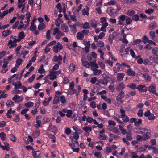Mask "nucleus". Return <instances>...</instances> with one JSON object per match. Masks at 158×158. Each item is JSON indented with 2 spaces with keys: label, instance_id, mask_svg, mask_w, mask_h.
<instances>
[{
  "label": "nucleus",
  "instance_id": "f257e3e1",
  "mask_svg": "<svg viewBox=\"0 0 158 158\" xmlns=\"http://www.w3.org/2000/svg\"><path fill=\"white\" fill-rule=\"evenodd\" d=\"M120 112L121 115L118 114H117V116L119 118H121L123 121L124 123H127L129 122V118L126 115L125 111L123 109L120 110Z\"/></svg>",
  "mask_w": 158,
  "mask_h": 158
},
{
  "label": "nucleus",
  "instance_id": "f03ea898",
  "mask_svg": "<svg viewBox=\"0 0 158 158\" xmlns=\"http://www.w3.org/2000/svg\"><path fill=\"white\" fill-rule=\"evenodd\" d=\"M74 83L73 81L70 82L69 88L68 89V93L69 95H73L76 93L77 90L74 89Z\"/></svg>",
  "mask_w": 158,
  "mask_h": 158
},
{
  "label": "nucleus",
  "instance_id": "7ed1b4c3",
  "mask_svg": "<svg viewBox=\"0 0 158 158\" xmlns=\"http://www.w3.org/2000/svg\"><path fill=\"white\" fill-rule=\"evenodd\" d=\"M25 37L24 33L23 32H19L18 35V37L16 36L13 37V42L15 43L20 41L21 40L24 38Z\"/></svg>",
  "mask_w": 158,
  "mask_h": 158
},
{
  "label": "nucleus",
  "instance_id": "20e7f679",
  "mask_svg": "<svg viewBox=\"0 0 158 158\" xmlns=\"http://www.w3.org/2000/svg\"><path fill=\"white\" fill-rule=\"evenodd\" d=\"M63 48L62 45L60 42H58L53 47V49L55 53H57L59 51L61 50Z\"/></svg>",
  "mask_w": 158,
  "mask_h": 158
},
{
  "label": "nucleus",
  "instance_id": "39448f33",
  "mask_svg": "<svg viewBox=\"0 0 158 158\" xmlns=\"http://www.w3.org/2000/svg\"><path fill=\"white\" fill-rule=\"evenodd\" d=\"M50 74L47 75L44 78L46 80L48 78H49L50 80H53L56 79L57 76L54 74V73L53 72V70H51L49 71Z\"/></svg>",
  "mask_w": 158,
  "mask_h": 158
},
{
  "label": "nucleus",
  "instance_id": "423d86ee",
  "mask_svg": "<svg viewBox=\"0 0 158 158\" xmlns=\"http://www.w3.org/2000/svg\"><path fill=\"white\" fill-rule=\"evenodd\" d=\"M14 8L11 7L10 8L9 10H6L5 11H4L2 14H1V12L0 10V18L1 19H2L6 15H7L8 13H10L12 12Z\"/></svg>",
  "mask_w": 158,
  "mask_h": 158
},
{
  "label": "nucleus",
  "instance_id": "0eeeda50",
  "mask_svg": "<svg viewBox=\"0 0 158 158\" xmlns=\"http://www.w3.org/2000/svg\"><path fill=\"white\" fill-rule=\"evenodd\" d=\"M62 60V56L60 55H59L58 56L55 55L52 60L54 62H57L59 64H61Z\"/></svg>",
  "mask_w": 158,
  "mask_h": 158
},
{
  "label": "nucleus",
  "instance_id": "6e6552de",
  "mask_svg": "<svg viewBox=\"0 0 158 158\" xmlns=\"http://www.w3.org/2000/svg\"><path fill=\"white\" fill-rule=\"evenodd\" d=\"M48 130L56 134L57 131V128L56 126H52V123H50L48 128Z\"/></svg>",
  "mask_w": 158,
  "mask_h": 158
},
{
  "label": "nucleus",
  "instance_id": "1a4fd4ad",
  "mask_svg": "<svg viewBox=\"0 0 158 158\" xmlns=\"http://www.w3.org/2000/svg\"><path fill=\"white\" fill-rule=\"evenodd\" d=\"M23 99V97L22 96H19L17 95H15L12 98V100L17 103L21 102Z\"/></svg>",
  "mask_w": 158,
  "mask_h": 158
},
{
  "label": "nucleus",
  "instance_id": "9d476101",
  "mask_svg": "<svg viewBox=\"0 0 158 158\" xmlns=\"http://www.w3.org/2000/svg\"><path fill=\"white\" fill-rule=\"evenodd\" d=\"M156 86L154 84H152L148 88L149 91L151 93L156 96L158 95V94L156 92Z\"/></svg>",
  "mask_w": 158,
  "mask_h": 158
},
{
  "label": "nucleus",
  "instance_id": "9b49d317",
  "mask_svg": "<svg viewBox=\"0 0 158 158\" xmlns=\"http://www.w3.org/2000/svg\"><path fill=\"white\" fill-rule=\"evenodd\" d=\"M106 12L109 15H112L116 14L117 11L116 10L113 8L109 7L107 8Z\"/></svg>",
  "mask_w": 158,
  "mask_h": 158
},
{
  "label": "nucleus",
  "instance_id": "f8f14e48",
  "mask_svg": "<svg viewBox=\"0 0 158 158\" xmlns=\"http://www.w3.org/2000/svg\"><path fill=\"white\" fill-rule=\"evenodd\" d=\"M156 27L157 23L155 21L151 23L148 27V29L150 30L154 29Z\"/></svg>",
  "mask_w": 158,
  "mask_h": 158
},
{
  "label": "nucleus",
  "instance_id": "ddd939ff",
  "mask_svg": "<svg viewBox=\"0 0 158 158\" xmlns=\"http://www.w3.org/2000/svg\"><path fill=\"white\" fill-rule=\"evenodd\" d=\"M140 131L139 133L141 134H150V131L149 130L145 129L144 128H142L139 129Z\"/></svg>",
  "mask_w": 158,
  "mask_h": 158
},
{
  "label": "nucleus",
  "instance_id": "4468645a",
  "mask_svg": "<svg viewBox=\"0 0 158 158\" xmlns=\"http://www.w3.org/2000/svg\"><path fill=\"white\" fill-rule=\"evenodd\" d=\"M124 74L123 73H119L117 74V80L118 81H122L124 76Z\"/></svg>",
  "mask_w": 158,
  "mask_h": 158
},
{
  "label": "nucleus",
  "instance_id": "2eb2a0df",
  "mask_svg": "<svg viewBox=\"0 0 158 158\" xmlns=\"http://www.w3.org/2000/svg\"><path fill=\"white\" fill-rule=\"evenodd\" d=\"M136 89L139 91L143 90L145 92H146L148 90L147 88L146 87H145V86L144 85H139L137 87Z\"/></svg>",
  "mask_w": 158,
  "mask_h": 158
},
{
  "label": "nucleus",
  "instance_id": "dca6fc26",
  "mask_svg": "<svg viewBox=\"0 0 158 158\" xmlns=\"http://www.w3.org/2000/svg\"><path fill=\"white\" fill-rule=\"evenodd\" d=\"M108 23H105L101 24L102 27L100 28V30L102 31L106 32V27L108 26Z\"/></svg>",
  "mask_w": 158,
  "mask_h": 158
},
{
  "label": "nucleus",
  "instance_id": "f3484780",
  "mask_svg": "<svg viewBox=\"0 0 158 158\" xmlns=\"http://www.w3.org/2000/svg\"><path fill=\"white\" fill-rule=\"evenodd\" d=\"M125 87V85L123 83L119 84L117 86L116 89L118 91H120Z\"/></svg>",
  "mask_w": 158,
  "mask_h": 158
},
{
  "label": "nucleus",
  "instance_id": "a211bd4d",
  "mask_svg": "<svg viewBox=\"0 0 158 158\" xmlns=\"http://www.w3.org/2000/svg\"><path fill=\"white\" fill-rule=\"evenodd\" d=\"M147 3L152 7L155 8L157 10H158V7L157 6L155 2L152 0H150L149 1L147 2Z\"/></svg>",
  "mask_w": 158,
  "mask_h": 158
},
{
  "label": "nucleus",
  "instance_id": "6ab92c4d",
  "mask_svg": "<svg viewBox=\"0 0 158 158\" xmlns=\"http://www.w3.org/2000/svg\"><path fill=\"white\" fill-rule=\"evenodd\" d=\"M91 70L93 72L94 75H99L102 73V72L100 70H98L95 68H92Z\"/></svg>",
  "mask_w": 158,
  "mask_h": 158
},
{
  "label": "nucleus",
  "instance_id": "aec40b11",
  "mask_svg": "<svg viewBox=\"0 0 158 158\" xmlns=\"http://www.w3.org/2000/svg\"><path fill=\"white\" fill-rule=\"evenodd\" d=\"M124 93L123 91L120 92L116 97V100L117 101H119L122 99L124 96Z\"/></svg>",
  "mask_w": 158,
  "mask_h": 158
},
{
  "label": "nucleus",
  "instance_id": "412c9836",
  "mask_svg": "<svg viewBox=\"0 0 158 158\" xmlns=\"http://www.w3.org/2000/svg\"><path fill=\"white\" fill-rule=\"evenodd\" d=\"M12 84L14 86L15 88V89H20L22 86V84L19 81L17 83L13 82Z\"/></svg>",
  "mask_w": 158,
  "mask_h": 158
},
{
  "label": "nucleus",
  "instance_id": "4be33fe9",
  "mask_svg": "<svg viewBox=\"0 0 158 158\" xmlns=\"http://www.w3.org/2000/svg\"><path fill=\"white\" fill-rule=\"evenodd\" d=\"M129 69L127 71V74L129 76H135L136 74L135 72L132 71L131 68Z\"/></svg>",
  "mask_w": 158,
  "mask_h": 158
},
{
  "label": "nucleus",
  "instance_id": "5701e85b",
  "mask_svg": "<svg viewBox=\"0 0 158 158\" xmlns=\"http://www.w3.org/2000/svg\"><path fill=\"white\" fill-rule=\"evenodd\" d=\"M61 28L63 31L65 32H67L69 31L68 26L65 24H62L61 25Z\"/></svg>",
  "mask_w": 158,
  "mask_h": 158
},
{
  "label": "nucleus",
  "instance_id": "b1692460",
  "mask_svg": "<svg viewBox=\"0 0 158 158\" xmlns=\"http://www.w3.org/2000/svg\"><path fill=\"white\" fill-rule=\"evenodd\" d=\"M127 50L128 52H130V55L133 58H135L136 57V55L134 51L132 49L130 48H127Z\"/></svg>",
  "mask_w": 158,
  "mask_h": 158
},
{
  "label": "nucleus",
  "instance_id": "393cba45",
  "mask_svg": "<svg viewBox=\"0 0 158 158\" xmlns=\"http://www.w3.org/2000/svg\"><path fill=\"white\" fill-rule=\"evenodd\" d=\"M17 44L16 43L14 42L13 41H12L11 40H9L8 44V45H11L9 46L10 48H11L12 47H15L17 45Z\"/></svg>",
  "mask_w": 158,
  "mask_h": 158
},
{
  "label": "nucleus",
  "instance_id": "a878e982",
  "mask_svg": "<svg viewBox=\"0 0 158 158\" xmlns=\"http://www.w3.org/2000/svg\"><path fill=\"white\" fill-rule=\"evenodd\" d=\"M40 154V152L39 151H33L32 154L34 158H38L39 157Z\"/></svg>",
  "mask_w": 158,
  "mask_h": 158
},
{
  "label": "nucleus",
  "instance_id": "bb28decb",
  "mask_svg": "<svg viewBox=\"0 0 158 158\" xmlns=\"http://www.w3.org/2000/svg\"><path fill=\"white\" fill-rule=\"evenodd\" d=\"M11 33V31L7 30L4 31L2 33V35L4 37H6Z\"/></svg>",
  "mask_w": 158,
  "mask_h": 158
},
{
  "label": "nucleus",
  "instance_id": "cd10ccee",
  "mask_svg": "<svg viewBox=\"0 0 158 158\" xmlns=\"http://www.w3.org/2000/svg\"><path fill=\"white\" fill-rule=\"evenodd\" d=\"M127 50H121L120 51V55L122 56L125 57L128 54Z\"/></svg>",
  "mask_w": 158,
  "mask_h": 158
},
{
  "label": "nucleus",
  "instance_id": "c85d7f7f",
  "mask_svg": "<svg viewBox=\"0 0 158 158\" xmlns=\"http://www.w3.org/2000/svg\"><path fill=\"white\" fill-rule=\"evenodd\" d=\"M121 65L119 63H116L115 66L114 68V70L115 72L118 71L121 69Z\"/></svg>",
  "mask_w": 158,
  "mask_h": 158
},
{
  "label": "nucleus",
  "instance_id": "c756f323",
  "mask_svg": "<svg viewBox=\"0 0 158 158\" xmlns=\"http://www.w3.org/2000/svg\"><path fill=\"white\" fill-rule=\"evenodd\" d=\"M98 138L101 140H105L107 139H108V137L105 134H102L99 136Z\"/></svg>",
  "mask_w": 158,
  "mask_h": 158
},
{
  "label": "nucleus",
  "instance_id": "7c9ffc66",
  "mask_svg": "<svg viewBox=\"0 0 158 158\" xmlns=\"http://www.w3.org/2000/svg\"><path fill=\"white\" fill-rule=\"evenodd\" d=\"M23 62L21 58H19L16 61L15 67L18 68Z\"/></svg>",
  "mask_w": 158,
  "mask_h": 158
},
{
  "label": "nucleus",
  "instance_id": "2f4dec72",
  "mask_svg": "<svg viewBox=\"0 0 158 158\" xmlns=\"http://www.w3.org/2000/svg\"><path fill=\"white\" fill-rule=\"evenodd\" d=\"M112 151L110 146L107 147L104 149V152L105 154H107L110 153Z\"/></svg>",
  "mask_w": 158,
  "mask_h": 158
},
{
  "label": "nucleus",
  "instance_id": "473e14b6",
  "mask_svg": "<svg viewBox=\"0 0 158 158\" xmlns=\"http://www.w3.org/2000/svg\"><path fill=\"white\" fill-rule=\"evenodd\" d=\"M43 65H41L40 66L39 69L38 70V72L40 74L44 73V74L45 72V71Z\"/></svg>",
  "mask_w": 158,
  "mask_h": 158
},
{
  "label": "nucleus",
  "instance_id": "72a5a7b5",
  "mask_svg": "<svg viewBox=\"0 0 158 158\" xmlns=\"http://www.w3.org/2000/svg\"><path fill=\"white\" fill-rule=\"evenodd\" d=\"M144 78L147 81H150L151 79V77L147 73H144L143 74Z\"/></svg>",
  "mask_w": 158,
  "mask_h": 158
},
{
  "label": "nucleus",
  "instance_id": "f704fd0d",
  "mask_svg": "<svg viewBox=\"0 0 158 158\" xmlns=\"http://www.w3.org/2000/svg\"><path fill=\"white\" fill-rule=\"evenodd\" d=\"M126 139L129 140H131L132 139V134L131 132H127L126 134Z\"/></svg>",
  "mask_w": 158,
  "mask_h": 158
},
{
  "label": "nucleus",
  "instance_id": "c9c22d12",
  "mask_svg": "<svg viewBox=\"0 0 158 158\" xmlns=\"http://www.w3.org/2000/svg\"><path fill=\"white\" fill-rule=\"evenodd\" d=\"M72 31L74 33H76L77 31L76 30V25L73 24H70L69 25Z\"/></svg>",
  "mask_w": 158,
  "mask_h": 158
},
{
  "label": "nucleus",
  "instance_id": "e433bc0d",
  "mask_svg": "<svg viewBox=\"0 0 158 158\" xmlns=\"http://www.w3.org/2000/svg\"><path fill=\"white\" fill-rule=\"evenodd\" d=\"M75 65L73 63H71L70 64L69 67V70L73 72L75 69Z\"/></svg>",
  "mask_w": 158,
  "mask_h": 158
},
{
  "label": "nucleus",
  "instance_id": "4c0bfd02",
  "mask_svg": "<svg viewBox=\"0 0 158 158\" xmlns=\"http://www.w3.org/2000/svg\"><path fill=\"white\" fill-rule=\"evenodd\" d=\"M89 9L88 8H86L83 9L82 10V14L84 15H86L87 16L88 15H89V13L88 12Z\"/></svg>",
  "mask_w": 158,
  "mask_h": 158
},
{
  "label": "nucleus",
  "instance_id": "58836bf2",
  "mask_svg": "<svg viewBox=\"0 0 158 158\" xmlns=\"http://www.w3.org/2000/svg\"><path fill=\"white\" fill-rule=\"evenodd\" d=\"M64 34L63 33L60 31L57 34L55 37V38L56 39L59 40L61 37L64 36Z\"/></svg>",
  "mask_w": 158,
  "mask_h": 158
},
{
  "label": "nucleus",
  "instance_id": "ea45409f",
  "mask_svg": "<svg viewBox=\"0 0 158 158\" xmlns=\"http://www.w3.org/2000/svg\"><path fill=\"white\" fill-rule=\"evenodd\" d=\"M109 135L110 137L113 138L116 140H118L120 138L119 136L112 134H109Z\"/></svg>",
  "mask_w": 158,
  "mask_h": 158
},
{
  "label": "nucleus",
  "instance_id": "a19ab883",
  "mask_svg": "<svg viewBox=\"0 0 158 158\" xmlns=\"http://www.w3.org/2000/svg\"><path fill=\"white\" fill-rule=\"evenodd\" d=\"M36 124H35L34 125L35 127L36 128H38L40 127H41V121L40 120H37L36 121Z\"/></svg>",
  "mask_w": 158,
  "mask_h": 158
},
{
  "label": "nucleus",
  "instance_id": "79ce46f5",
  "mask_svg": "<svg viewBox=\"0 0 158 158\" xmlns=\"http://www.w3.org/2000/svg\"><path fill=\"white\" fill-rule=\"evenodd\" d=\"M84 37V35L82 33L78 32L77 34V38L78 40H81Z\"/></svg>",
  "mask_w": 158,
  "mask_h": 158
},
{
  "label": "nucleus",
  "instance_id": "37998d69",
  "mask_svg": "<svg viewBox=\"0 0 158 158\" xmlns=\"http://www.w3.org/2000/svg\"><path fill=\"white\" fill-rule=\"evenodd\" d=\"M96 45L98 47L102 48L104 46V43L101 41H99L97 42Z\"/></svg>",
  "mask_w": 158,
  "mask_h": 158
},
{
  "label": "nucleus",
  "instance_id": "c03bdc74",
  "mask_svg": "<svg viewBox=\"0 0 158 158\" xmlns=\"http://www.w3.org/2000/svg\"><path fill=\"white\" fill-rule=\"evenodd\" d=\"M46 26L43 23H42L40 24L38 27V30H41L45 28Z\"/></svg>",
  "mask_w": 158,
  "mask_h": 158
},
{
  "label": "nucleus",
  "instance_id": "a18cd8bd",
  "mask_svg": "<svg viewBox=\"0 0 158 158\" xmlns=\"http://www.w3.org/2000/svg\"><path fill=\"white\" fill-rule=\"evenodd\" d=\"M9 138L12 142H15L16 141V138L12 134H11L9 135Z\"/></svg>",
  "mask_w": 158,
  "mask_h": 158
},
{
  "label": "nucleus",
  "instance_id": "49530a36",
  "mask_svg": "<svg viewBox=\"0 0 158 158\" xmlns=\"http://www.w3.org/2000/svg\"><path fill=\"white\" fill-rule=\"evenodd\" d=\"M148 148V146L146 145H144L142 147H140L139 148V151L141 152H143L145 151L147 148Z\"/></svg>",
  "mask_w": 158,
  "mask_h": 158
},
{
  "label": "nucleus",
  "instance_id": "de8ad7c7",
  "mask_svg": "<svg viewBox=\"0 0 158 158\" xmlns=\"http://www.w3.org/2000/svg\"><path fill=\"white\" fill-rule=\"evenodd\" d=\"M33 105V103L31 102H29L28 103H26L25 104V106L28 108L32 107Z\"/></svg>",
  "mask_w": 158,
  "mask_h": 158
},
{
  "label": "nucleus",
  "instance_id": "09e8293b",
  "mask_svg": "<svg viewBox=\"0 0 158 158\" xmlns=\"http://www.w3.org/2000/svg\"><path fill=\"white\" fill-rule=\"evenodd\" d=\"M143 63L145 65L147 64L151 65L152 64V62H151L148 59H145L143 61Z\"/></svg>",
  "mask_w": 158,
  "mask_h": 158
},
{
  "label": "nucleus",
  "instance_id": "8fccbe9b",
  "mask_svg": "<svg viewBox=\"0 0 158 158\" xmlns=\"http://www.w3.org/2000/svg\"><path fill=\"white\" fill-rule=\"evenodd\" d=\"M0 137L2 140L3 141L6 139V135L4 132H1L0 133Z\"/></svg>",
  "mask_w": 158,
  "mask_h": 158
},
{
  "label": "nucleus",
  "instance_id": "3c124183",
  "mask_svg": "<svg viewBox=\"0 0 158 158\" xmlns=\"http://www.w3.org/2000/svg\"><path fill=\"white\" fill-rule=\"evenodd\" d=\"M149 35L152 40H154L155 37V34L154 31H151L149 33Z\"/></svg>",
  "mask_w": 158,
  "mask_h": 158
},
{
  "label": "nucleus",
  "instance_id": "603ef678",
  "mask_svg": "<svg viewBox=\"0 0 158 158\" xmlns=\"http://www.w3.org/2000/svg\"><path fill=\"white\" fill-rule=\"evenodd\" d=\"M81 61L82 62L83 66L87 68H89V63L87 61H83L82 59L81 60Z\"/></svg>",
  "mask_w": 158,
  "mask_h": 158
},
{
  "label": "nucleus",
  "instance_id": "864d4df0",
  "mask_svg": "<svg viewBox=\"0 0 158 158\" xmlns=\"http://www.w3.org/2000/svg\"><path fill=\"white\" fill-rule=\"evenodd\" d=\"M40 133V131L39 130H35V131L33 133V136L34 138H36L38 137Z\"/></svg>",
  "mask_w": 158,
  "mask_h": 158
},
{
  "label": "nucleus",
  "instance_id": "5fc2aeb1",
  "mask_svg": "<svg viewBox=\"0 0 158 158\" xmlns=\"http://www.w3.org/2000/svg\"><path fill=\"white\" fill-rule=\"evenodd\" d=\"M98 51L100 54V58L104 60L103 56L104 53L102 50L100 48H98Z\"/></svg>",
  "mask_w": 158,
  "mask_h": 158
},
{
  "label": "nucleus",
  "instance_id": "6e6d98bb",
  "mask_svg": "<svg viewBox=\"0 0 158 158\" xmlns=\"http://www.w3.org/2000/svg\"><path fill=\"white\" fill-rule=\"evenodd\" d=\"M51 31L50 30H48L46 33V39L48 40H49L51 38Z\"/></svg>",
  "mask_w": 158,
  "mask_h": 158
},
{
  "label": "nucleus",
  "instance_id": "4d7b16f0",
  "mask_svg": "<svg viewBox=\"0 0 158 158\" xmlns=\"http://www.w3.org/2000/svg\"><path fill=\"white\" fill-rule=\"evenodd\" d=\"M82 27L85 29H87L89 28V23L87 22H85L83 25Z\"/></svg>",
  "mask_w": 158,
  "mask_h": 158
},
{
  "label": "nucleus",
  "instance_id": "13d9d810",
  "mask_svg": "<svg viewBox=\"0 0 158 158\" xmlns=\"http://www.w3.org/2000/svg\"><path fill=\"white\" fill-rule=\"evenodd\" d=\"M135 11L134 10H129L127 13L126 15L129 16H131L135 15Z\"/></svg>",
  "mask_w": 158,
  "mask_h": 158
},
{
  "label": "nucleus",
  "instance_id": "bf43d9fd",
  "mask_svg": "<svg viewBox=\"0 0 158 158\" xmlns=\"http://www.w3.org/2000/svg\"><path fill=\"white\" fill-rule=\"evenodd\" d=\"M6 105L8 107H11L14 106V104L13 102L10 100L7 102Z\"/></svg>",
  "mask_w": 158,
  "mask_h": 158
},
{
  "label": "nucleus",
  "instance_id": "052dcab7",
  "mask_svg": "<svg viewBox=\"0 0 158 158\" xmlns=\"http://www.w3.org/2000/svg\"><path fill=\"white\" fill-rule=\"evenodd\" d=\"M36 25L34 23V22L31 23L30 27V30L31 31H33L36 29Z\"/></svg>",
  "mask_w": 158,
  "mask_h": 158
},
{
  "label": "nucleus",
  "instance_id": "680f3d73",
  "mask_svg": "<svg viewBox=\"0 0 158 158\" xmlns=\"http://www.w3.org/2000/svg\"><path fill=\"white\" fill-rule=\"evenodd\" d=\"M142 123V120L141 119H136V121L135 122V125L136 126L139 125Z\"/></svg>",
  "mask_w": 158,
  "mask_h": 158
},
{
  "label": "nucleus",
  "instance_id": "e2e57ef3",
  "mask_svg": "<svg viewBox=\"0 0 158 158\" xmlns=\"http://www.w3.org/2000/svg\"><path fill=\"white\" fill-rule=\"evenodd\" d=\"M94 155L98 158H102V157L101 154L99 152H96L94 153Z\"/></svg>",
  "mask_w": 158,
  "mask_h": 158
},
{
  "label": "nucleus",
  "instance_id": "0e129e2a",
  "mask_svg": "<svg viewBox=\"0 0 158 158\" xmlns=\"http://www.w3.org/2000/svg\"><path fill=\"white\" fill-rule=\"evenodd\" d=\"M116 2L115 0H110V1L108 2L107 4L110 6L114 5L116 3Z\"/></svg>",
  "mask_w": 158,
  "mask_h": 158
},
{
  "label": "nucleus",
  "instance_id": "69168bd1",
  "mask_svg": "<svg viewBox=\"0 0 158 158\" xmlns=\"http://www.w3.org/2000/svg\"><path fill=\"white\" fill-rule=\"evenodd\" d=\"M59 101V97L55 96L53 102V103L54 104H57Z\"/></svg>",
  "mask_w": 158,
  "mask_h": 158
},
{
  "label": "nucleus",
  "instance_id": "338daca9",
  "mask_svg": "<svg viewBox=\"0 0 158 158\" xmlns=\"http://www.w3.org/2000/svg\"><path fill=\"white\" fill-rule=\"evenodd\" d=\"M60 99L61 102L63 104H64L66 102L65 97L64 95H62L60 97Z\"/></svg>",
  "mask_w": 158,
  "mask_h": 158
},
{
  "label": "nucleus",
  "instance_id": "774afa93",
  "mask_svg": "<svg viewBox=\"0 0 158 158\" xmlns=\"http://www.w3.org/2000/svg\"><path fill=\"white\" fill-rule=\"evenodd\" d=\"M127 87L133 89H136V85L135 83H132L131 85H128Z\"/></svg>",
  "mask_w": 158,
  "mask_h": 158
}]
</instances>
